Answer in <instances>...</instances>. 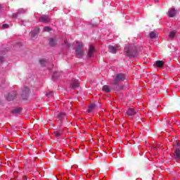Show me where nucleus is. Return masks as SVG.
<instances>
[{"mask_svg":"<svg viewBox=\"0 0 180 180\" xmlns=\"http://www.w3.org/2000/svg\"><path fill=\"white\" fill-rule=\"evenodd\" d=\"M155 2H158V0H155Z\"/></svg>","mask_w":180,"mask_h":180,"instance_id":"nucleus-33","label":"nucleus"},{"mask_svg":"<svg viewBox=\"0 0 180 180\" xmlns=\"http://www.w3.org/2000/svg\"><path fill=\"white\" fill-rule=\"evenodd\" d=\"M173 155L174 160H176V161H180V149L179 148H176L174 150Z\"/></svg>","mask_w":180,"mask_h":180,"instance_id":"nucleus-9","label":"nucleus"},{"mask_svg":"<svg viewBox=\"0 0 180 180\" xmlns=\"http://www.w3.org/2000/svg\"><path fill=\"white\" fill-rule=\"evenodd\" d=\"M0 63H4V57H0Z\"/></svg>","mask_w":180,"mask_h":180,"instance_id":"nucleus-31","label":"nucleus"},{"mask_svg":"<svg viewBox=\"0 0 180 180\" xmlns=\"http://www.w3.org/2000/svg\"><path fill=\"white\" fill-rule=\"evenodd\" d=\"M155 66L158 67V68H162V67H164V61L157 60L155 62Z\"/></svg>","mask_w":180,"mask_h":180,"instance_id":"nucleus-13","label":"nucleus"},{"mask_svg":"<svg viewBox=\"0 0 180 180\" xmlns=\"http://www.w3.org/2000/svg\"><path fill=\"white\" fill-rule=\"evenodd\" d=\"M70 89H75L77 88H79V82L78 80L75 79L71 82L70 84Z\"/></svg>","mask_w":180,"mask_h":180,"instance_id":"nucleus-6","label":"nucleus"},{"mask_svg":"<svg viewBox=\"0 0 180 180\" xmlns=\"http://www.w3.org/2000/svg\"><path fill=\"white\" fill-rule=\"evenodd\" d=\"M124 52L127 57H136L137 56V48L134 46L129 45L125 46Z\"/></svg>","mask_w":180,"mask_h":180,"instance_id":"nucleus-1","label":"nucleus"},{"mask_svg":"<svg viewBox=\"0 0 180 180\" xmlns=\"http://www.w3.org/2000/svg\"><path fill=\"white\" fill-rule=\"evenodd\" d=\"M77 47L76 48V57L82 58L84 56V44L82 42H77Z\"/></svg>","mask_w":180,"mask_h":180,"instance_id":"nucleus-2","label":"nucleus"},{"mask_svg":"<svg viewBox=\"0 0 180 180\" xmlns=\"http://www.w3.org/2000/svg\"><path fill=\"white\" fill-rule=\"evenodd\" d=\"M94 109H95V104L94 103H91L89 105V108L87 110V112L89 113H91V112H92L94 110Z\"/></svg>","mask_w":180,"mask_h":180,"instance_id":"nucleus-14","label":"nucleus"},{"mask_svg":"<svg viewBox=\"0 0 180 180\" xmlns=\"http://www.w3.org/2000/svg\"><path fill=\"white\" fill-rule=\"evenodd\" d=\"M2 26H3L4 29H7V27H8L7 24H4Z\"/></svg>","mask_w":180,"mask_h":180,"instance_id":"nucleus-28","label":"nucleus"},{"mask_svg":"<svg viewBox=\"0 0 180 180\" xmlns=\"http://www.w3.org/2000/svg\"><path fill=\"white\" fill-rule=\"evenodd\" d=\"M25 12H26V11L23 8H21V9L18 10V13H25Z\"/></svg>","mask_w":180,"mask_h":180,"instance_id":"nucleus-24","label":"nucleus"},{"mask_svg":"<svg viewBox=\"0 0 180 180\" xmlns=\"http://www.w3.org/2000/svg\"><path fill=\"white\" fill-rule=\"evenodd\" d=\"M126 115L128 117H133V116L137 115V111L134 108H129L127 109Z\"/></svg>","mask_w":180,"mask_h":180,"instance_id":"nucleus-5","label":"nucleus"},{"mask_svg":"<svg viewBox=\"0 0 180 180\" xmlns=\"http://www.w3.org/2000/svg\"><path fill=\"white\" fill-rule=\"evenodd\" d=\"M35 30H36V33H35V36H37V33H39V28H36L35 29Z\"/></svg>","mask_w":180,"mask_h":180,"instance_id":"nucleus-30","label":"nucleus"},{"mask_svg":"<svg viewBox=\"0 0 180 180\" xmlns=\"http://www.w3.org/2000/svg\"><path fill=\"white\" fill-rule=\"evenodd\" d=\"M20 112H22V108H17L12 110V113L15 114L20 113Z\"/></svg>","mask_w":180,"mask_h":180,"instance_id":"nucleus-20","label":"nucleus"},{"mask_svg":"<svg viewBox=\"0 0 180 180\" xmlns=\"http://www.w3.org/2000/svg\"><path fill=\"white\" fill-rule=\"evenodd\" d=\"M11 180H14V179H11Z\"/></svg>","mask_w":180,"mask_h":180,"instance_id":"nucleus-36","label":"nucleus"},{"mask_svg":"<svg viewBox=\"0 0 180 180\" xmlns=\"http://www.w3.org/2000/svg\"><path fill=\"white\" fill-rule=\"evenodd\" d=\"M46 96H53V91L46 94Z\"/></svg>","mask_w":180,"mask_h":180,"instance_id":"nucleus-25","label":"nucleus"},{"mask_svg":"<svg viewBox=\"0 0 180 180\" xmlns=\"http://www.w3.org/2000/svg\"><path fill=\"white\" fill-rule=\"evenodd\" d=\"M176 15V10L174 8H172L168 11L169 18H174Z\"/></svg>","mask_w":180,"mask_h":180,"instance_id":"nucleus-11","label":"nucleus"},{"mask_svg":"<svg viewBox=\"0 0 180 180\" xmlns=\"http://www.w3.org/2000/svg\"><path fill=\"white\" fill-rule=\"evenodd\" d=\"M16 98V91H12L11 93H9L6 96V98L8 102H11V101H13Z\"/></svg>","mask_w":180,"mask_h":180,"instance_id":"nucleus-7","label":"nucleus"},{"mask_svg":"<svg viewBox=\"0 0 180 180\" xmlns=\"http://www.w3.org/2000/svg\"><path fill=\"white\" fill-rule=\"evenodd\" d=\"M53 134L55 137H60L63 134V130L55 131Z\"/></svg>","mask_w":180,"mask_h":180,"instance_id":"nucleus-15","label":"nucleus"},{"mask_svg":"<svg viewBox=\"0 0 180 180\" xmlns=\"http://www.w3.org/2000/svg\"><path fill=\"white\" fill-rule=\"evenodd\" d=\"M29 92H30L29 88L25 87V90L23 91V94H29Z\"/></svg>","mask_w":180,"mask_h":180,"instance_id":"nucleus-23","label":"nucleus"},{"mask_svg":"<svg viewBox=\"0 0 180 180\" xmlns=\"http://www.w3.org/2000/svg\"><path fill=\"white\" fill-rule=\"evenodd\" d=\"M67 46H68V47H70V45H69V44H67Z\"/></svg>","mask_w":180,"mask_h":180,"instance_id":"nucleus-34","label":"nucleus"},{"mask_svg":"<svg viewBox=\"0 0 180 180\" xmlns=\"http://www.w3.org/2000/svg\"><path fill=\"white\" fill-rule=\"evenodd\" d=\"M49 44L51 46V47H54L56 46V39L53 38L49 39Z\"/></svg>","mask_w":180,"mask_h":180,"instance_id":"nucleus-17","label":"nucleus"},{"mask_svg":"<svg viewBox=\"0 0 180 180\" xmlns=\"http://www.w3.org/2000/svg\"><path fill=\"white\" fill-rule=\"evenodd\" d=\"M65 44H67V41H65Z\"/></svg>","mask_w":180,"mask_h":180,"instance_id":"nucleus-35","label":"nucleus"},{"mask_svg":"<svg viewBox=\"0 0 180 180\" xmlns=\"http://www.w3.org/2000/svg\"><path fill=\"white\" fill-rule=\"evenodd\" d=\"M31 37L33 39L34 37V32L33 31L31 32Z\"/></svg>","mask_w":180,"mask_h":180,"instance_id":"nucleus-27","label":"nucleus"},{"mask_svg":"<svg viewBox=\"0 0 180 180\" xmlns=\"http://www.w3.org/2000/svg\"><path fill=\"white\" fill-rule=\"evenodd\" d=\"M149 36L150 39H155L157 34L155 32H150Z\"/></svg>","mask_w":180,"mask_h":180,"instance_id":"nucleus-19","label":"nucleus"},{"mask_svg":"<svg viewBox=\"0 0 180 180\" xmlns=\"http://www.w3.org/2000/svg\"><path fill=\"white\" fill-rule=\"evenodd\" d=\"M91 175L90 174H86V178H91Z\"/></svg>","mask_w":180,"mask_h":180,"instance_id":"nucleus-32","label":"nucleus"},{"mask_svg":"<svg viewBox=\"0 0 180 180\" xmlns=\"http://www.w3.org/2000/svg\"><path fill=\"white\" fill-rule=\"evenodd\" d=\"M13 18H18V13H13Z\"/></svg>","mask_w":180,"mask_h":180,"instance_id":"nucleus-29","label":"nucleus"},{"mask_svg":"<svg viewBox=\"0 0 180 180\" xmlns=\"http://www.w3.org/2000/svg\"><path fill=\"white\" fill-rule=\"evenodd\" d=\"M103 91L107 94H109V92H110V88L108 85H104L103 86Z\"/></svg>","mask_w":180,"mask_h":180,"instance_id":"nucleus-16","label":"nucleus"},{"mask_svg":"<svg viewBox=\"0 0 180 180\" xmlns=\"http://www.w3.org/2000/svg\"><path fill=\"white\" fill-rule=\"evenodd\" d=\"M58 119H66L67 115L64 112H60L58 115Z\"/></svg>","mask_w":180,"mask_h":180,"instance_id":"nucleus-18","label":"nucleus"},{"mask_svg":"<svg viewBox=\"0 0 180 180\" xmlns=\"http://www.w3.org/2000/svg\"><path fill=\"white\" fill-rule=\"evenodd\" d=\"M39 22L42 23H50L51 22V17L49 15H44L39 18Z\"/></svg>","mask_w":180,"mask_h":180,"instance_id":"nucleus-4","label":"nucleus"},{"mask_svg":"<svg viewBox=\"0 0 180 180\" xmlns=\"http://www.w3.org/2000/svg\"><path fill=\"white\" fill-rule=\"evenodd\" d=\"M108 51H110V53H112V54H116L117 53V51H119V46L118 45H117L115 46H109Z\"/></svg>","mask_w":180,"mask_h":180,"instance_id":"nucleus-8","label":"nucleus"},{"mask_svg":"<svg viewBox=\"0 0 180 180\" xmlns=\"http://www.w3.org/2000/svg\"><path fill=\"white\" fill-rule=\"evenodd\" d=\"M176 146H177V147H180V141H177L176 142Z\"/></svg>","mask_w":180,"mask_h":180,"instance_id":"nucleus-26","label":"nucleus"},{"mask_svg":"<svg viewBox=\"0 0 180 180\" xmlns=\"http://www.w3.org/2000/svg\"><path fill=\"white\" fill-rule=\"evenodd\" d=\"M39 63H41V65H42V67H44V65H46V60H44V59H41V60H39Z\"/></svg>","mask_w":180,"mask_h":180,"instance_id":"nucleus-22","label":"nucleus"},{"mask_svg":"<svg viewBox=\"0 0 180 180\" xmlns=\"http://www.w3.org/2000/svg\"><path fill=\"white\" fill-rule=\"evenodd\" d=\"M175 36H176V31H172L169 33V39H170V40H174Z\"/></svg>","mask_w":180,"mask_h":180,"instance_id":"nucleus-12","label":"nucleus"},{"mask_svg":"<svg viewBox=\"0 0 180 180\" xmlns=\"http://www.w3.org/2000/svg\"><path fill=\"white\" fill-rule=\"evenodd\" d=\"M95 53V46L94 45L89 46V49L87 53L88 57H94V53Z\"/></svg>","mask_w":180,"mask_h":180,"instance_id":"nucleus-10","label":"nucleus"},{"mask_svg":"<svg viewBox=\"0 0 180 180\" xmlns=\"http://www.w3.org/2000/svg\"><path fill=\"white\" fill-rule=\"evenodd\" d=\"M126 79V76L123 73H119L116 75L115 77L112 79V85H119L122 81Z\"/></svg>","mask_w":180,"mask_h":180,"instance_id":"nucleus-3","label":"nucleus"},{"mask_svg":"<svg viewBox=\"0 0 180 180\" xmlns=\"http://www.w3.org/2000/svg\"><path fill=\"white\" fill-rule=\"evenodd\" d=\"M51 30H52V29H51V27H50L49 26L44 27V32H51Z\"/></svg>","mask_w":180,"mask_h":180,"instance_id":"nucleus-21","label":"nucleus"}]
</instances>
